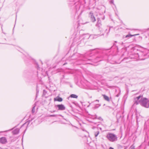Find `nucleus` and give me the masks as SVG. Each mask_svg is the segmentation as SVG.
Listing matches in <instances>:
<instances>
[{
	"instance_id": "f257e3e1",
	"label": "nucleus",
	"mask_w": 149,
	"mask_h": 149,
	"mask_svg": "<svg viewBox=\"0 0 149 149\" xmlns=\"http://www.w3.org/2000/svg\"><path fill=\"white\" fill-rule=\"evenodd\" d=\"M140 105L146 108H148L149 107V101L146 98L142 97L141 98Z\"/></svg>"
},
{
	"instance_id": "f03ea898",
	"label": "nucleus",
	"mask_w": 149,
	"mask_h": 149,
	"mask_svg": "<svg viewBox=\"0 0 149 149\" xmlns=\"http://www.w3.org/2000/svg\"><path fill=\"white\" fill-rule=\"evenodd\" d=\"M107 137L109 141L111 142H114L117 140V136L113 133H108L107 135Z\"/></svg>"
},
{
	"instance_id": "7ed1b4c3",
	"label": "nucleus",
	"mask_w": 149,
	"mask_h": 149,
	"mask_svg": "<svg viewBox=\"0 0 149 149\" xmlns=\"http://www.w3.org/2000/svg\"><path fill=\"white\" fill-rule=\"evenodd\" d=\"M142 98V96L140 95L139 96L134 98V104L137 105L139 104H140L141 98Z\"/></svg>"
},
{
	"instance_id": "20e7f679",
	"label": "nucleus",
	"mask_w": 149,
	"mask_h": 149,
	"mask_svg": "<svg viewBox=\"0 0 149 149\" xmlns=\"http://www.w3.org/2000/svg\"><path fill=\"white\" fill-rule=\"evenodd\" d=\"M97 22L96 24V26L98 28V29L100 31V32L102 31V29L101 28L102 24L101 23V21L99 18L97 19Z\"/></svg>"
},
{
	"instance_id": "39448f33",
	"label": "nucleus",
	"mask_w": 149,
	"mask_h": 149,
	"mask_svg": "<svg viewBox=\"0 0 149 149\" xmlns=\"http://www.w3.org/2000/svg\"><path fill=\"white\" fill-rule=\"evenodd\" d=\"M55 107L58 110L63 111L65 109V107L64 105L62 104L56 105L55 106Z\"/></svg>"
},
{
	"instance_id": "423d86ee",
	"label": "nucleus",
	"mask_w": 149,
	"mask_h": 149,
	"mask_svg": "<svg viewBox=\"0 0 149 149\" xmlns=\"http://www.w3.org/2000/svg\"><path fill=\"white\" fill-rule=\"evenodd\" d=\"M7 140L6 137H3L0 138V143L2 144H5L7 143Z\"/></svg>"
},
{
	"instance_id": "0eeeda50",
	"label": "nucleus",
	"mask_w": 149,
	"mask_h": 149,
	"mask_svg": "<svg viewBox=\"0 0 149 149\" xmlns=\"http://www.w3.org/2000/svg\"><path fill=\"white\" fill-rule=\"evenodd\" d=\"M90 15L91 18V21L93 22H94L96 21L95 18V17L93 15V13L90 12Z\"/></svg>"
},
{
	"instance_id": "6e6552de",
	"label": "nucleus",
	"mask_w": 149,
	"mask_h": 149,
	"mask_svg": "<svg viewBox=\"0 0 149 149\" xmlns=\"http://www.w3.org/2000/svg\"><path fill=\"white\" fill-rule=\"evenodd\" d=\"M54 101H58V102H61L63 100L59 96H57L56 97L54 98Z\"/></svg>"
},
{
	"instance_id": "1a4fd4ad",
	"label": "nucleus",
	"mask_w": 149,
	"mask_h": 149,
	"mask_svg": "<svg viewBox=\"0 0 149 149\" xmlns=\"http://www.w3.org/2000/svg\"><path fill=\"white\" fill-rule=\"evenodd\" d=\"M19 130L18 128H17L14 130L13 132V134H17L19 132Z\"/></svg>"
},
{
	"instance_id": "9d476101",
	"label": "nucleus",
	"mask_w": 149,
	"mask_h": 149,
	"mask_svg": "<svg viewBox=\"0 0 149 149\" xmlns=\"http://www.w3.org/2000/svg\"><path fill=\"white\" fill-rule=\"evenodd\" d=\"M102 96H103L105 100L108 102L110 101V99L108 96L105 95H103Z\"/></svg>"
},
{
	"instance_id": "9b49d317",
	"label": "nucleus",
	"mask_w": 149,
	"mask_h": 149,
	"mask_svg": "<svg viewBox=\"0 0 149 149\" xmlns=\"http://www.w3.org/2000/svg\"><path fill=\"white\" fill-rule=\"evenodd\" d=\"M138 35V34H134V35H131L130 34H129L128 35H127L126 36V37H125L126 38H127V39H128L129 38H131L132 36H136V35Z\"/></svg>"
},
{
	"instance_id": "f8f14e48",
	"label": "nucleus",
	"mask_w": 149,
	"mask_h": 149,
	"mask_svg": "<svg viewBox=\"0 0 149 149\" xmlns=\"http://www.w3.org/2000/svg\"><path fill=\"white\" fill-rule=\"evenodd\" d=\"M70 97L72 98H77L78 96L77 95L75 94H72L70 95Z\"/></svg>"
},
{
	"instance_id": "ddd939ff",
	"label": "nucleus",
	"mask_w": 149,
	"mask_h": 149,
	"mask_svg": "<svg viewBox=\"0 0 149 149\" xmlns=\"http://www.w3.org/2000/svg\"><path fill=\"white\" fill-rule=\"evenodd\" d=\"M99 133H100V132H99V131H97L96 132H95V137H96L99 134Z\"/></svg>"
},
{
	"instance_id": "4468645a",
	"label": "nucleus",
	"mask_w": 149,
	"mask_h": 149,
	"mask_svg": "<svg viewBox=\"0 0 149 149\" xmlns=\"http://www.w3.org/2000/svg\"><path fill=\"white\" fill-rule=\"evenodd\" d=\"M35 106H34L32 110V112L33 113L35 112Z\"/></svg>"
},
{
	"instance_id": "2eb2a0df",
	"label": "nucleus",
	"mask_w": 149,
	"mask_h": 149,
	"mask_svg": "<svg viewBox=\"0 0 149 149\" xmlns=\"http://www.w3.org/2000/svg\"><path fill=\"white\" fill-rule=\"evenodd\" d=\"M130 149H135V146L134 145H132L130 147Z\"/></svg>"
},
{
	"instance_id": "dca6fc26",
	"label": "nucleus",
	"mask_w": 149,
	"mask_h": 149,
	"mask_svg": "<svg viewBox=\"0 0 149 149\" xmlns=\"http://www.w3.org/2000/svg\"><path fill=\"white\" fill-rule=\"evenodd\" d=\"M29 124V123H24L21 126V128L23 127L25 125H28Z\"/></svg>"
},
{
	"instance_id": "f3484780",
	"label": "nucleus",
	"mask_w": 149,
	"mask_h": 149,
	"mask_svg": "<svg viewBox=\"0 0 149 149\" xmlns=\"http://www.w3.org/2000/svg\"><path fill=\"white\" fill-rule=\"evenodd\" d=\"M50 116H52V117H55V116H56V115H51Z\"/></svg>"
},
{
	"instance_id": "a211bd4d",
	"label": "nucleus",
	"mask_w": 149,
	"mask_h": 149,
	"mask_svg": "<svg viewBox=\"0 0 149 149\" xmlns=\"http://www.w3.org/2000/svg\"><path fill=\"white\" fill-rule=\"evenodd\" d=\"M98 119L100 120H102V118L100 117H99V118H98Z\"/></svg>"
},
{
	"instance_id": "6ab92c4d",
	"label": "nucleus",
	"mask_w": 149,
	"mask_h": 149,
	"mask_svg": "<svg viewBox=\"0 0 149 149\" xmlns=\"http://www.w3.org/2000/svg\"><path fill=\"white\" fill-rule=\"evenodd\" d=\"M125 37H126V36H123V39H124L125 38H126Z\"/></svg>"
},
{
	"instance_id": "aec40b11",
	"label": "nucleus",
	"mask_w": 149,
	"mask_h": 149,
	"mask_svg": "<svg viewBox=\"0 0 149 149\" xmlns=\"http://www.w3.org/2000/svg\"><path fill=\"white\" fill-rule=\"evenodd\" d=\"M109 149H113V148H112V147H110L109 148Z\"/></svg>"
},
{
	"instance_id": "412c9836",
	"label": "nucleus",
	"mask_w": 149,
	"mask_h": 149,
	"mask_svg": "<svg viewBox=\"0 0 149 149\" xmlns=\"http://www.w3.org/2000/svg\"><path fill=\"white\" fill-rule=\"evenodd\" d=\"M99 129H100V130H102V128H101V127H99Z\"/></svg>"
},
{
	"instance_id": "4be33fe9",
	"label": "nucleus",
	"mask_w": 149,
	"mask_h": 149,
	"mask_svg": "<svg viewBox=\"0 0 149 149\" xmlns=\"http://www.w3.org/2000/svg\"><path fill=\"white\" fill-rule=\"evenodd\" d=\"M118 96H119V95L118 94L116 95V96L117 97H118Z\"/></svg>"
},
{
	"instance_id": "5701e85b",
	"label": "nucleus",
	"mask_w": 149,
	"mask_h": 149,
	"mask_svg": "<svg viewBox=\"0 0 149 149\" xmlns=\"http://www.w3.org/2000/svg\"><path fill=\"white\" fill-rule=\"evenodd\" d=\"M66 64V63H65L63 64V65H65V64Z\"/></svg>"
},
{
	"instance_id": "b1692460",
	"label": "nucleus",
	"mask_w": 149,
	"mask_h": 149,
	"mask_svg": "<svg viewBox=\"0 0 149 149\" xmlns=\"http://www.w3.org/2000/svg\"><path fill=\"white\" fill-rule=\"evenodd\" d=\"M96 101H98V102H99V100H96Z\"/></svg>"
},
{
	"instance_id": "393cba45",
	"label": "nucleus",
	"mask_w": 149,
	"mask_h": 149,
	"mask_svg": "<svg viewBox=\"0 0 149 149\" xmlns=\"http://www.w3.org/2000/svg\"><path fill=\"white\" fill-rule=\"evenodd\" d=\"M148 145L149 146V142L148 143Z\"/></svg>"
},
{
	"instance_id": "a878e982",
	"label": "nucleus",
	"mask_w": 149,
	"mask_h": 149,
	"mask_svg": "<svg viewBox=\"0 0 149 149\" xmlns=\"http://www.w3.org/2000/svg\"><path fill=\"white\" fill-rule=\"evenodd\" d=\"M2 132H0V133H2Z\"/></svg>"
},
{
	"instance_id": "bb28decb",
	"label": "nucleus",
	"mask_w": 149,
	"mask_h": 149,
	"mask_svg": "<svg viewBox=\"0 0 149 149\" xmlns=\"http://www.w3.org/2000/svg\"><path fill=\"white\" fill-rule=\"evenodd\" d=\"M136 55H137V56H138V54H136Z\"/></svg>"
}]
</instances>
